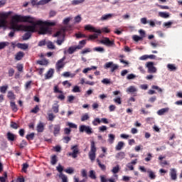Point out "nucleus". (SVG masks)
Wrapping results in <instances>:
<instances>
[{
	"label": "nucleus",
	"mask_w": 182,
	"mask_h": 182,
	"mask_svg": "<svg viewBox=\"0 0 182 182\" xmlns=\"http://www.w3.org/2000/svg\"><path fill=\"white\" fill-rule=\"evenodd\" d=\"M28 23H31V25H26L22 26V31L23 32H30V33H34L36 26H42L43 25V21L42 20H38L35 21V18L31 17V18H28L27 21Z\"/></svg>",
	"instance_id": "f257e3e1"
},
{
	"label": "nucleus",
	"mask_w": 182,
	"mask_h": 182,
	"mask_svg": "<svg viewBox=\"0 0 182 182\" xmlns=\"http://www.w3.org/2000/svg\"><path fill=\"white\" fill-rule=\"evenodd\" d=\"M65 32H66V28H62L60 30L53 35V38H59V36H62L61 40H57L56 41V43L59 45V46H60L63 42H65Z\"/></svg>",
	"instance_id": "f03ea898"
},
{
	"label": "nucleus",
	"mask_w": 182,
	"mask_h": 182,
	"mask_svg": "<svg viewBox=\"0 0 182 182\" xmlns=\"http://www.w3.org/2000/svg\"><path fill=\"white\" fill-rule=\"evenodd\" d=\"M28 19H32V17L31 16H21L16 14L12 17V22L19 23L20 22L28 21Z\"/></svg>",
	"instance_id": "7ed1b4c3"
},
{
	"label": "nucleus",
	"mask_w": 182,
	"mask_h": 182,
	"mask_svg": "<svg viewBox=\"0 0 182 182\" xmlns=\"http://www.w3.org/2000/svg\"><path fill=\"white\" fill-rule=\"evenodd\" d=\"M89 157L91 161H95L96 159V146L95 145V141H91V149L89 152Z\"/></svg>",
	"instance_id": "20e7f679"
},
{
	"label": "nucleus",
	"mask_w": 182,
	"mask_h": 182,
	"mask_svg": "<svg viewBox=\"0 0 182 182\" xmlns=\"http://www.w3.org/2000/svg\"><path fill=\"white\" fill-rule=\"evenodd\" d=\"M65 60H66V56H63L61 59L57 61L55 64V68L58 72H59V70L65 68V65L66 64L63 62H65Z\"/></svg>",
	"instance_id": "39448f33"
},
{
	"label": "nucleus",
	"mask_w": 182,
	"mask_h": 182,
	"mask_svg": "<svg viewBox=\"0 0 182 182\" xmlns=\"http://www.w3.org/2000/svg\"><path fill=\"white\" fill-rule=\"evenodd\" d=\"M105 69H109L111 68V72L113 73L114 70L119 69V65L117 64L113 63V61H110L108 63H106L104 65Z\"/></svg>",
	"instance_id": "423d86ee"
},
{
	"label": "nucleus",
	"mask_w": 182,
	"mask_h": 182,
	"mask_svg": "<svg viewBox=\"0 0 182 182\" xmlns=\"http://www.w3.org/2000/svg\"><path fill=\"white\" fill-rule=\"evenodd\" d=\"M43 24H42V26H41L39 31H38V34L39 35H46L47 33H48L49 35H52V28H49V27H45L43 26Z\"/></svg>",
	"instance_id": "0eeeda50"
},
{
	"label": "nucleus",
	"mask_w": 182,
	"mask_h": 182,
	"mask_svg": "<svg viewBox=\"0 0 182 182\" xmlns=\"http://www.w3.org/2000/svg\"><path fill=\"white\" fill-rule=\"evenodd\" d=\"M79 130L80 133L85 132L87 134H92V133H93V131H92V127H90V126L80 125Z\"/></svg>",
	"instance_id": "6e6552de"
},
{
	"label": "nucleus",
	"mask_w": 182,
	"mask_h": 182,
	"mask_svg": "<svg viewBox=\"0 0 182 182\" xmlns=\"http://www.w3.org/2000/svg\"><path fill=\"white\" fill-rule=\"evenodd\" d=\"M85 30L90 31V32H94V33H98V35H100V33H102V31L100 29H97L95 28V26L90 24L85 26Z\"/></svg>",
	"instance_id": "1a4fd4ad"
},
{
	"label": "nucleus",
	"mask_w": 182,
	"mask_h": 182,
	"mask_svg": "<svg viewBox=\"0 0 182 182\" xmlns=\"http://www.w3.org/2000/svg\"><path fill=\"white\" fill-rule=\"evenodd\" d=\"M100 43L108 47L114 46V41H110V38L107 37H105L103 40H101Z\"/></svg>",
	"instance_id": "9d476101"
},
{
	"label": "nucleus",
	"mask_w": 182,
	"mask_h": 182,
	"mask_svg": "<svg viewBox=\"0 0 182 182\" xmlns=\"http://www.w3.org/2000/svg\"><path fill=\"white\" fill-rule=\"evenodd\" d=\"M146 67L148 68L149 73H156L157 72V68L154 67V63L153 62L146 63Z\"/></svg>",
	"instance_id": "9b49d317"
},
{
	"label": "nucleus",
	"mask_w": 182,
	"mask_h": 182,
	"mask_svg": "<svg viewBox=\"0 0 182 182\" xmlns=\"http://www.w3.org/2000/svg\"><path fill=\"white\" fill-rule=\"evenodd\" d=\"M71 150L73 152L69 153V156H72L73 159H76L77 157V154L79 153V148L77 145H74L71 147Z\"/></svg>",
	"instance_id": "f8f14e48"
},
{
	"label": "nucleus",
	"mask_w": 182,
	"mask_h": 182,
	"mask_svg": "<svg viewBox=\"0 0 182 182\" xmlns=\"http://www.w3.org/2000/svg\"><path fill=\"white\" fill-rule=\"evenodd\" d=\"M77 49L80 50V49H82V47L77 46H70V47H69V48L68 49L67 52H68V53H69V55H72V54H73V53H74Z\"/></svg>",
	"instance_id": "ddd939ff"
},
{
	"label": "nucleus",
	"mask_w": 182,
	"mask_h": 182,
	"mask_svg": "<svg viewBox=\"0 0 182 182\" xmlns=\"http://www.w3.org/2000/svg\"><path fill=\"white\" fill-rule=\"evenodd\" d=\"M53 73H55V70L53 68H50L45 75V79H50V77H53Z\"/></svg>",
	"instance_id": "4468645a"
},
{
	"label": "nucleus",
	"mask_w": 182,
	"mask_h": 182,
	"mask_svg": "<svg viewBox=\"0 0 182 182\" xmlns=\"http://www.w3.org/2000/svg\"><path fill=\"white\" fill-rule=\"evenodd\" d=\"M60 134V124H58L54 125V130H53V134L55 137L58 136V134Z\"/></svg>",
	"instance_id": "2eb2a0df"
},
{
	"label": "nucleus",
	"mask_w": 182,
	"mask_h": 182,
	"mask_svg": "<svg viewBox=\"0 0 182 182\" xmlns=\"http://www.w3.org/2000/svg\"><path fill=\"white\" fill-rule=\"evenodd\" d=\"M6 136L9 141H15L16 135L14 134L11 132H8Z\"/></svg>",
	"instance_id": "dca6fc26"
},
{
	"label": "nucleus",
	"mask_w": 182,
	"mask_h": 182,
	"mask_svg": "<svg viewBox=\"0 0 182 182\" xmlns=\"http://www.w3.org/2000/svg\"><path fill=\"white\" fill-rule=\"evenodd\" d=\"M17 48H18V49H22L23 50H26V49L29 48V45L26 43H18Z\"/></svg>",
	"instance_id": "f3484780"
},
{
	"label": "nucleus",
	"mask_w": 182,
	"mask_h": 182,
	"mask_svg": "<svg viewBox=\"0 0 182 182\" xmlns=\"http://www.w3.org/2000/svg\"><path fill=\"white\" fill-rule=\"evenodd\" d=\"M37 65H41V66H48V65H49V61L48 59L44 58L43 60H38Z\"/></svg>",
	"instance_id": "a211bd4d"
},
{
	"label": "nucleus",
	"mask_w": 182,
	"mask_h": 182,
	"mask_svg": "<svg viewBox=\"0 0 182 182\" xmlns=\"http://www.w3.org/2000/svg\"><path fill=\"white\" fill-rule=\"evenodd\" d=\"M112 16H116V15L113 14H105L101 17V21H107V19L112 18Z\"/></svg>",
	"instance_id": "6ab92c4d"
},
{
	"label": "nucleus",
	"mask_w": 182,
	"mask_h": 182,
	"mask_svg": "<svg viewBox=\"0 0 182 182\" xmlns=\"http://www.w3.org/2000/svg\"><path fill=\"white\" fill-rule=\"evenodd\" d=\"M168 110H170L168 107L162 108L157 112V114H159V116H163L165 113L168 112Z\"/></svg>",
	"instance_id": "aec40b11"
},
{
	"label": "nucleus",
	"mask_w": 182,
	"mask_h": 182,
	"mask_svg": "<svg viewBox=\"0 0 182 182\" xmlns=\"http://www.w3.org/2000/svg\"><path fill=\"white\" fill-rule=\"evenodd\" d=\"M170 174L171 180H177V171H176V169H171Z\"/></svg>",
	"instance_id": "412c9836"
},
{
	"label": "nucleus",
	"mask_w": 182,
	"mask_h": 182,
	"mask_svg": "<svg viewBox=\"0 0 182 182\" xmlns=\"http://www.w3.org/2000/svg\"><path fill=\"white\" fill-rule=\"evenodd\" d=\"M159 16L164 18V19H167V18H170V13L160 11L159 12Z\"/></svg>",
	"instance_id": "4be33fe9"
},
{
	"label": "nucleus",
	"mask_w": 182,
	"mask_h": 182,
	"mask_svg": "<svg viewBox=\"0 0 182 182\" xmlns=\"http://www.w3.org/2000/svg\"><path fill=\"white\" fill-rule=\"evenodd\" d=\"M32 33H30V31L24 33L23 36H22V39L23 41H28L29 39H31V36H32Z\"/></svg>",
	"instance_id": "5701e85b"
},
{
	"label": "nucleus",
	"mask_w": 182,
	"mask_h": 182,
	"mask_svg": "<svg viewBox=\"0 0 182 182\" xmlns=\"http://www.w3.org/2000/svg\"><path fill=\"white\" fill-rule=\"evenodd\" d=\"M23 56H25V53H23L22 51H19L16 54L15 59L16 60H21Z\"/></svg>",
	"instance_id": "b1692460"
},
{
	"label": "nucleus",
	"mask_w": 182,
	"mask_h": 182,
	"mask_svg": "<svg viewBox=\"0 0 182 182\" xmlns=\"http://www.w3.org/2000/svg\"><path fill=\"white\" fill-rule=\"evenodd\" d=\"M43 130H45V128H44V126H43V123L40 122L37 125V132H38V133H42L43 132Z\"/></svg>",
	"instance_id": "393cba45"
},
{
	"label": "nucleus",
	"mask_w": 182,
	"mask_h": 182,
	"mask_svg": "<svg viewBox=\"0 0 182 182\" xmlns=\"http://www.w3.org/2000/svg\"><path fill=\"white\" fill-rule=\"evenodd\" d=\"M124 146V142L119 141L115 147V150L119 151L122 150V149H123Z\"/></svg>",
	"instance_id": "a878e982"
},
{
	"label": "nucleus",
	"mask_w": 182,
	"mask_h": 182,
	"mask_svg": "<svg viewBox=\"0 0 182 182\" xmlns=\"http://www.w3.org/2000/svg\"><path fill=\"white\" fill-rule=\"evenodd\" d=\"M10 106L13 112H18V106H16V104H15V102H12V101L10 102Z\"/></svg>",
	"instance_id": "bb28decb"
},
{
	"label": "nucleus",
	"mask_w": 182,
	"mask_h": 182,
	"mask_svg": "<svg viewBox=\"0 0 182 182\" xmlns=\"http://www.w3.org/2000/svg\"><path fill=\"white\" fill-rule=\"evenodd\" d=\"M97 38H99V33H95L92 35H90L88 36L87 41H93L95 39H97Z\"/></svg>",
	"instance_id": "cd10ccee"
},
{
	"label": "nucleus",
	"mask_w": 182,
	"mask_h": 182,
	"mask_svg": "<svg viewBox=\"0 0 182 182\" xmlns=\"http://www.w3.org/2000/svg\"><path fill=\"white\" fill-rule=\"evenodd\" d=\"M147 173H149V177L151 178V180H154V178H156V174H154L153 171L148 169Z\"/></svg>",
	"instance_id": "c85d7f7f"
},
{
	"label": "nucleus",
	"mask_w": 182,
	"mask_h": 182,
	"mask_svg": "<svg viewBox=\"0 0 182 182\" xmlns=\"http://www.w3.org/2000/svg\"><path fill=\"white\" fill-rule=\"evenodd\" d=\"M126 157V154L123 151L119 152L116 155V159H120L121 160Z\"/></svg>",
	"instance_id": "c756f323"
},
{
	"label": "nucleus",
	"mask_w": 182,
	"mask_h": 182,
	"mask_svg": "<svg viewBox=\"0 0 182 182\" xmlns=\"http://www.w3.org/2000/svg\"><path fill=\"white\" fill-rule=\"evenodd\" d=\"M26 139L28 140V141H31V140H33V139H35V132L27 134L26 136Z\"/></svg>",
	"instance_id": "7c9ffc66"
},
{
	"label": "nucleus",
	"mask_w": 182,
	"mask_h": 182,
	"mask_svg": "<svg viewBox=\"0 0 182 182\" xmlns=\"http://www.w3.org/2000/svg\"><path fill=\"white\" fill-rule=\"evenodd\" d=\"M7 97L10 100H15V99H16L15 94H14V92H12V91H9L8 92Z\"/></svg>",
	"instance_id": "2f4dec72"
},
{
	"label": "nucleus",
	"mask_w": 182,
	"mask_h": 182,
	"mask_svg": "<svg viewBox=\"0 0 182 182\" xmlns=\"http://www.w3.org/2000/svg\"><path fill=\"white\" fill-rule=\"evenodd\" d=\"M56 163H58V156H56V155H53L51 156L50 164H52V166H55Z\"/></svg>",
	"instance_id": "473e14b6"
},
{
	"label": "nucleus",
	"mask_w": 182,
	"mask_h": 182,
	"mask_svg": "<svg viewBox=\"0 0 182 182\" xmlns=\"http://www.w3.org/2000/svg\"><path fill=\"white\" fill-rule=\"evenodd\" d=\"M9 29H10L11 31H13L14 32H18V31H19V29L15 27V23H14L13 21L11 23V25L9 27Z\"/></svg>",
	"instance_id": "72a5a7b5"
},
{
	"label": "nucleus",
	"mask_w": 182,
	"mask_h": 182,
	"mask_svg": "<svg viewBox=\"0 0 182 182\" xmlns=\"http://www.w3.org/2000/svg\"><path fill=\"white\" fill-rule=\"evenodd\" d=\"M108 137H109V139H108L109 143L110 144H113V143H114V138H115L114 134H109L108 135Z\"/></svg>",
	"instance_id": "f704fd0d"
},
{
	"label": "nucleus",
	"mask_w": 182,
	"mask_h": 182,
	"mask_svg": "<svg viewBox=\"0 0 182 182\" xmlns=\"http://www.w3.org/2000/svg\"><path fill=\"white\" fill-rule=\"evenodd\" d=\"M9 45V42H0V50H2V49H5V48H6V46H8Z\"/></svg>",
	"instance_id": "c9c22d12"
},
{
	"label": "nucleus",
	"mask_w": 182,
	"mask_h": 182,
	"mask_svg": "<svg viewBox=\"0 0 182 182\" xmlns=\"http://www.w3.org/2000/svg\"><path fill=\"white\" fill-rule=\"evenodd\" d=\"M52 109L54 113H59V105H58V103H55Z\"/></svg>",
	"instance_id": "e433bc0d"
},
{
	"label": "nucleus",
	"mask_w": 182,
	"mask_h": 182,
	"mask_svg": "<svg viewBox=\"0 0 182 182\" xmlns=\"http://www.w3.org/2000/svg\"><path fill=\"white\" fill-rule=\"evenodd\" d=\"M89 177L92 178V180H96V172H95L93 170H90L89 173Z\"/></svg>",
	"instance_id": "4c0bfd02"
},
{
	"label": "nucleus",
	"mask_w": 182,
	"mask_h": 182,
	"mask_svg": "<svg viewBox=\"0 0 182 182\" xmlns=\"http://www.w3.org/2000/svg\"><path fill=\"white\" fill-rule=\"evenodd\" d=\"M132 39H133V41H134V42H139V41H143V37H141L137 35H134L132 36Z\"/></svg>",
	"instance_id": "58836bf2"
},
{
	"label": "nucleus",
	"mask_w": 182,
	"mask_h": 182,
	"mask_svg": "<svg viewBox=\"0 0 182 182\" xmlns=\"http://www.w3.org/2000/svg\"><path fill=\"white\" fill-rule=\"evenodd\" d=\"M58 177L59 178H61L62 182H68V176H66V175L61 173L58 175Z\"/></svg>",
	"instance_id": "ea45409f"
},
{
	"label": "nucleus",
	"mask_w": 182,
	"mask_h": 182,
	"mask_svg": "<svg viewBox=\"0 0 182 182\" xmlns=\"http://www.w3.org/2000/svg\"><path fill=\"white\" fill-rule=\"evenodd\" d=\"M127 92H129V93H134V92H137V89L134 86H130L127 88Z\"/></svg>",
	"instance_id": "a19ab883"
},
{
	"label": "nucleus",
	"mask_w": 182,
	"mask_h": 182,
	"mask_svg": "<svg viewBox=\"0 0 182 182\" xmlns=\"http://www.w3.org/2000/svg\"><path fill=\"white\" fill-rule=\"evenodd\" d=\"M82 22V17L80 15H77L74 18V23H80Z\"/></svg>",
	"instance_id": "79ce46f5"
},
{
	"label": "nucleus",
	"mask_w": 182,
	"mask_h": 182,
	"mask_svg": "<svg viewBox=\"0 0 182 182\" xmlns=\"http://www.w3.org/2000/svg\"><path fill=\"white\" fill-rule=\"evenodd\" d=\"M93 50L103 53V52H105V48L103 47H95L93 48Z\"/></svg>",
	"instance_id": "37998d69"
},
{
	"label": "nucleus",
	"mask_w": 182,
	"mask_h": 182,
	"mask_svg": "<svg viewBox=\"0 0 182 182\" xmlns=\"http://www.w3.org/2000/svg\"><path fill=\"white\" fill-rule=\"evenodd\" d=\"M56 170L60 173V174H63V166L60 164H59L56 167Z\"/></svg>",
	"instance_id": "c03bdc74"
},
{
	"label": "nucleus",
	"mask_w": 182,
	"mask_h": 182,
	"mask_svg": "<svg viewBox=\"0 0 182 182\" xmlns=\"http://www.w3.org/2000/svg\"><path fill=\"white\" fill-rule=\"evenodd\" d=\"M97 162L99 167H100L101 170H103L105 171V170H106V166L105 164H102L100 162V160H99V159H97Z\"/></svg>",
	"instance_id": "a18cd8bd"
},
{
	"label": "nucleus",
	"mask_w": 182,
	"mask_h": 182,
	"mask_svg": "<svg viewBox=\"0 0 182 182\" xmlns=\"http://www.w3.org/2000/svg\"><path fill=\"white\" fill-rule=\"evenodd\" d=\"M85 0H73L71 4L72 5H79L80 4H83Z\"/></svg>",
	"instance_id": "49530a36"
},
{
	"label": "nucleus",
	"mask_w": 182,
	"mask_h": 182,
	"mask_svg": "<svg viewBox=\"0 0 182 182\" xmlns=\"http://www.w3.org/2000/svg\"><path fill=\"white\" fill-rule=\"evenodd\" d=\"M167 68H168V69H169V70H171V72H173V71L177 70V68L175 67V65L173 64H168Z\"/></svg>",
	"instance_id": "de8ad7c7"
},
{
	"label": "nucleus",
	"mask_w": 182,
	"mask_h": 182,
	"mask_svg": "<svg viewBox=\"0 0 182 182\" xmlns=\"http://www.w3.org/2000/svg\"><path fill=\"white\" fill-rule=\"evenodd\" d=\"M47 48L48 49H56V47L55 46V45H53V43H52V41L48 42Z\"/></svg>",
	"instance_id": "09e8293b"
},
{
	"label": "nucleus",
	"mask_w": 182,
	"mask_h": 182,
	"mask_svg": "<svg viewBox=\"0 0 182 182\" xmlns=\"http://www.w3.org/2000/svg\"><path fill=\"white\" fill-rule=\"evenodd\" d=\"M52 0H41L37 3V5H46V4H49Z\"/></svg>",
	"instance_id": "8fccbe9b"
},
{
	"label": "nucleus",
	"mask_w": 182,
	"mask_h": 182,
	"mask_svg": "<svg viewBox=\"0 0 182 182\" xmlns=\"http://www.w3.org/2000/svg\"><path fill=\"white\" fill-rule=\"evenodd\" d=\"M101 120L100 118H95L93 121H92V124L93 126H97V124H100L101 123Z\"/></svg>",
	"instance_id": "3c124183"
},
{
	"label": "nucleus",
	"mask_w": 182,
	"mask_h": 182,
	"mask_svg": "<svg viewBox=\"0 0 182 182\" xmlns=\"http://www.w3.org/2000/svg\"><path fill=\"white\" fill-rule=\"evenodd\" d=\"M6 90H8V85H4L0 87L1 93H6Z\"/></svg>",
	"instance_id": "603ef678"
},
{
	"label": "nucleus",
	"mask_w": 182,
	"mask_h": 182,
	"mask_svg": "<svg viewBox=\"0 0 182 182\" xmlns=\"http://www.w3.org/2000/svg\"><path fill=\"white\" fill-rule=\"evenodd\" d=\"M89 119H90L89 114L85 113L84 115L82 116L81 122H85V120H89Z\"/></svg>",
	"instance_id": "864d4df0"
},
{
	"label": "nucleus",
	"mask_w": 182,
	"mask_h": 182,
	"mask_svg": "<svg viewBox=\"0 0 182 182\" xmlns=\"http://www.w3.org/2000/svg\"><path fill=\"white\" fill-rule=\"evenodd\" d=\"M85 45H86V40H82L79 41V44L77 46H80L82 49V48H85Z\"/></svg>",
	"instance_id": "5fc2aeb1"
},
{
	"label": "nucleus",
	"mask_w": 182,
	"mask_h": 182,
	"mask_svg": "<svg viewBox=\"0 0 182 182\" xmlns=\"http://www.w3.org/2000/svg\"><path fill=\"white\" fill-rule=\"evenodd\" d=\"M26 146H28V142H26V141L25 140H22L21 143L20 144V149H25V147H26Z\"/></svg>",
	"instance_id": "6e6d98bb"
},
{
	"label": "nucleus",
	"mask_w": 182,
	"mask_h": 182,
	"mask_svg": "<svg viewBox=\"0 0 182 182\" xmlns=\"http://www.w3.org/2000/svg\"><path fill=\"white\" fill-rule=\"evenodd\" d=\"M10 127H11V129H14L15 130H16V129H18L19 126H18V124H16V122H11Z\"/></svg>",
	"instance_id": "4d7b16f0"
},
{
	"label": "nucleus",
	"mask_w": 182,
	"mask_h": 182,
	"mask_svg": "<svg viewBox=\"0 0 182 182\" xmlns=\"http://www.w3.org/2000/svg\"><path fill=\"white\" fill-rule=\"evenodd\" d=\"M75 37L77 39H80V38H87V35L82 34L81 33H75Z\"/></svg>",
	"instance_id": "13d9d810"
},
{
	"label": "nucleus",
	"mask_w": 182,
	"mask_h": 182,
	"mask_svg": "<svg viewBox=\"0 0 182 182\" xmlns=\"http://www.w3.org/2000/svg\"><path fill=\"white\" fill-rule=\"evenodd\" d=\"M119 170H120V168L119 167V165H117L112 168V171L114 174H117V173H119Z\"/></svg>",
	"instance_id": "bf43d9fd"
},
{
	"label": "nucleus",
	"mask_w": 182,
	"mask_h": 182,
	"mask_svg": "<svg viewBox=\"0 0 182 182\" xmlns=\"http://www.w3.org/2000/svg\"><path fill=\"white\" fill-rule=\"evenodd\" d=\"M72 92H73L74 93H79L80 92V87L77 85L74 86Z\"/></svg>",
	"instance_id": "052dcab7"
},
{
	"label": "nucleus",
	"mask_w": 182,
	"mask_h": 182,
	"mask_svg": "<svg viewBox=\"0 0 182 182\" xmlns=\"http://www.w3.org/2000/svg\"><path fill=\"white\" fill-rule=\"evenodd\" d=\"M65 173H68V174H73L75 172V170L73 168L69 167L67 169L65 170Z\"/></svg>",
	"instance_id": "680f3d73"
},
{
	"label": "nucleus",
	"mask_w": 182,
	"mask_h": 182,
	"mask_svg": "<svg viewBox=\"0 0 182 182\" xmlns=\"http://www.w3.org/2000/svg\"><path fill=\"white\" fill-rule=\"evenodd\" d=\"M39 112V106L36 105L34 108L31 110V113H38Z\"/></svg>",
	"instance_id": "e2e57ef3"
},
{
	"label": "nucleus",
	"mask_w": 182,
	"mask_h": 182,
	"mask_svg": "<svg viewBox=\"0 0 182 182\" xmlns=\"http://www.w3.org/2000/svg\"><path fill=\"white\" fill-rule=\"evenodd\" d=\"M127 79L128 80H132L133 79H136V75L133 74V73H131V74H129L127 76Z\"/></svg>",
	"instance_id": "0e129e2a"
},
{
	"label": "nucleus",
	"mask_w": 182,
	"mask_h": 182,
	"mask_svg": "<svg viewBox=\"0 0 182 182\" xmlns=\"http://www.w3.org/2000/svg\"><path fill=\"white\" fill-rule=\"evenodd\" d=\"M75 100V96L73 95H69L68 97V103H73V102Z\"/></svg>",
	"instance_id": "69168bd1"
},
{
	"label": "nucleus",
	"mask_w": 182,
	"mask_h": 182,
	"mask_svg": "<svg viewBox=\"0 0 182 182\" xmlns=\"http://www.w3.org/2000/svg\"><path fill=\"white\" fill-rule=\"evenodd\" d=\"M28 167H29V164H28L27 163L23 164L22 171L24 173H26V168H28Z\"/></svg>",
	"instance_id": "338daca9"
},
{
	"label": "nucleus",
	"mask_w": 182,
	"mask_h": 182,
	"mask_svg": "<svg viewBox=\"0 0 182 182\" xmlns=\"http://www.w3.org/2000/svg\"><path fill=\"white\" fill-rule=\"evenodd\" d=\"M70 132H72L70 128L66 127V128L64 129V134H67L68 136H69V134H70Z\"/></svg>",
	"instance_id": "774afa93"
}]
</instances>
